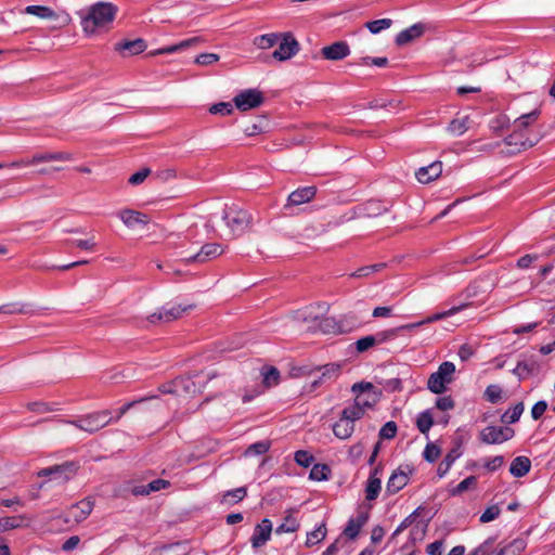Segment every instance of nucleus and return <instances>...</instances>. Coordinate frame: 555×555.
<instances>
[{"instance_id":"obj_1","label":"nucleus","mask_w":555,"mask_h":555,"mask_svg":"<svg viewBox=\"0 0 555 555\" xmlns=\"http://www.w3.org/2000/svg\"><path fill=\"white\" fill-rule=\"evenodd\" d=\"M541 115V111L535 108L530 113H526L517 117L513 124V133H511L506 139L505 143L509 146H514L509 150L511 153H516L526 150L528 147H532L537 141H532L528 138L522 139V131L527 130L530 126L534 125Z\"/></svg>"},{"instance_id":"obj_2","label":"nucleus","mask_w":555,"mask_h":555,"mask_svg":"<svg viewBox=\"0 0 555 555\" xmlns=\"http://www.w3.org/2000/svg\"><path fill=\"white\" fill-rule=\"evenodd\" d=\"M117 13V7L109 2H98L93 4L86 16L81 18V26L87 34H93L96 30L111 24Z\"/></svg>"},{"instance_id":"obj_3","label":"nucleus","mask_w":555,"mask_h":555,"mask_svg":"<svg viewBox=\"0 0 555 555\" xmlns=\"http://www.w3.org/2000/svg\"><path fill=\"white\" fill-rule=\"evenodd\" d=\"M112 421L111 412L108 410L99 411L94 413L87 414L81 416L75 421H63L66 424L74 425L80 430H83L88 434H94L100 429L107 426Z\"/></svg>"},{"instance_id":"obj_4","label":"nucleus","mask_w":555,"mask_h":555,"mask_svg":"<svg viewBox=\"0 0 555 555\" xmlns=\"http://www.w3.org/2000/svg\"><path fill=\"white\" fill-rule=\"evenodd\" d=\"M222 218L227 221V225L234 236L244 233L250 227L253 220L247 210L237 206L224 208Z\"/></svg>"},{"instance_id":"obj_5","label":"nucleus","mask_w":555,"mask_h":555,"mask_svg":"<svg viewBox=\"0 0 555 555\" xmlns=\"http://www.w3.org/2000/svg\"><path fill=\"white\" fill-rule=\"evenodd\" d=\"M351 391L356 393L354 402L364 412L366 409L373 408L382 397V391L369 382H360L353 384Z\"/></svg>"},{"instance_id":"obj_6","label":"nucleus","mask_w":555,"mask_h":555,"mask_svg":"<svg viewBox=\"0 0 555 555\" xmlns=\"http://www.w3.org/2000/svg\"><path fill=\"white\" fill-rule=\"evenodd\" d=\"M455 365L452 362L446 361L440 364L437 372L433 373L427 382L428 389L434 393H442L447 389V385L453 379Z\"/></svg>"},{"instance_id":"obj_7","label":"nucleus","mask_w":555,"mask_h":555,"mask_svg":"<svg viewBox=\"0 0 555 555\" xmlns=\"http://www.w3.org/2000/svg\"><path fill=\"white\" fill-rule=\"evenodd\" d=\"M72 159V155L64 152H55V153H40L35 154L29 160H15L9 165H4L0 163V169L4 167H21V166H29V165H38L42 163H65Z\"/></svg>"},{"instance_id":"obj_8","label":"nucleus","mask_w":555,"mask_h":555,"mask_svg":"<svg viewBox=\"0 0 555 555\" xmlns=\"http://www.w3.org/2000/svg\"><path fill=\"white\" fill-rule=\"evenodd\" d=\"M264 102L263 92L258 89H246L234 96L233 103L241 112L257 108Z\"/></svg>"},{"instance_id":"obj_9","label":"nucleus","mask_w":555,"mask_h":555,"mask_svg":"<svg viewBox=\"0 0 555 555\" xmlns=\"http://www.w3.org/2000/svg\"><path fill=\"white\" fill-rule=\"evenodd\" d=\"M77 466L67 462L61 465L43 468L38 472V477H50V480H54L57 483H65L75 476Z\"/></svg>"},{"instance_id":"obj_10","label":"nucleus","mask_w":555,"mask_h":555,"mask_svg":"<svg viewBox=\"0 0 555 555\" xmlns=\"http://www.w3.org/2000/svg\"><path fill=\"white\" fill-rule=\"evenodd\" d=\"M278 48L272 52V57L279 61H286L299 50V43L292 34L280 36Z\"/></svg>"},{"instance_id":"obj_11","label":"nucleus","mask_w":555,"mask_h":555,"mask_svg":"<svg viewBox=\"0 0 555 555\" xmlns=\"http://www.w3.org/2000/svg\"><path fill=\"white\" fill-rule=\"evenodd\" d=\"M118 218L130 230L145 228L150 223L149 215L131 208H122L117 212Z\"/></svg>"},{"instance_id":"obj_12","label":"nucleus","mask_w":555,"mask_h":555,"mask_svg":"<svg viewBox=\"0 0 555 555\" xmlns=\"http://www.w3.org/2000/svg\"><path fill=\"white\" fill-rule=\"evenodd\" d=\"M514 429L509 427L488 426L480 431V440L488 444L502 443L513 438Z\"/></svg>"},{"instance_id":"obj_13","label":"nucleus","mask_w":555,"mask_h":555,"mask_svg":"<svg viewBox=\"0 0 555 555\" xmlns=\"http://www.w3.org/2000/svg\"><path fill=\"white\" fill-rule=\"evenodd\" d=\"M223 251H224V248L221 244L207 243L202 246L201 250L197 254L190 256L189 258H185V262L186 263H191V262L204 263L208 260L219 257L220 255L223 254Z\"/></svg>"},{"instance_id":"obj_14","label":"nucleus","mask_w":555,"mask_h":555,"mask_svg":"<svg viewBox=\"0 0 555 555\" xmlns=\"http://www.w3.org/2000/svg\"><path fill=\"white\" fill-rule=\"evenodd\" d=\"M92 509L93 503L90 500H82L68 508L66 512L65 521L79 524L91 514Z\"/></svg>"},{"instance_id":"obj_15","label":"nucleus","mask_w":555,"mask_h":555,"mask_svg":"<svg viewBox=\"0 0 555 555\" xmlns=\"http://www.w3.org/2000/svg\"><path fill=\"white\" fill-rule=\"evenodd\" d=\"M201 376L198 374L185 377H179L176 378V387L178 389V396L180 395H188V396H194L195 393L199 392L204 383L203 380H199Z\"/></svg>"},{"instance_id":"obj_16","label":"nucleus","mask_w":555,"mask_h":555,"mask_svg":"<svg viewBox=\"0 0 555 555\" xmlns=\"http://www.w3.org/2000/svg\"><path fill=\"white\" fill-rule=\"evenodd\" d=\"M350 54L349 44L346 41H336L321 49V55L328 61H340Z\"/></svg>"},{"instance_id":"obj_17","label":"nucleus","mask_w":555,"mask_h":555,"mask_svg":"<svg viewBox=\"0 0 555 555\" xmlns=\"http://www.w3.org/2000/svg\"><path fill=\"white\" fill-rule=\"evenodd\" d=\"M315 194H317L315 186H305V188L297 189L288 195L285 208H288L291 206H299V205L309 203L315 197Z\"/></svg>"},{"instance_id":"obj_18","label":"nucleus","mask_w":555,"mask_h":555,"mask_svg":"<svg viewBox=\"0 0 555 555\" xmlns=\"http://www.w3.org/2000/svg\"><path fill=\"white\" fill-rule=\"evenodd\" d=\"M425 33V25L422 23H416L403 30H401L395 38V42L397 46H405L420 37H422Z\"/></svg>"},{"instance_id":"obj_19","label":"nucleus","mask_w":555,"mask_h":555,"mask_svg":"<svg viewBox=\"0 0 555 555\" xmlns=\"http://www.w3.org/2000/svg\"><path fill=\"white\" fill-rule=\"evenodd\" d=\"M146 49V42L141 39L120 41L115 44V51L119 52L121 56H132L143 52Z\"/></svg>"},{"instance_id":"obj_20","label":"nucleus","mask_w":555,"mask_h":555,"mask_svg":"<svg viewBox=\"0 0 555 555\" xmlns=\"http://www.w3.org/2000/svg\"><path fill=\"white\" fill-rule=\"evenodd\" d=\"M272 532V524L266 518L259 525L256 526L254 534L251 537V545L257 548L267 543Z\"/></svg>"},{"instance_id":"obj_21","label":"nucleus","mask_w":555,"mask_h":555,"mask_svg":"<svg viewBox=\"0 0 555 555\" xmlns=\"http://www.w3.org/2000/svg\"><path fill=\"white\" fill-rule=\"evenodd\" d=\"M442 173V163L441 162H434L427 167H422L415 172L416 179L421 183H429L434 180H436L440 175Z\"/></svg>"},{"instance_id":"obj_22","label":"nucleus","mask_w":555,"mask_h":555,"mask_svg":"<svg viewBox=\"0 0 555 555\" xmlns=\"http://www.w3.org/2000/svg\"><path fill=\"white\" fill-rule=\"evenodd\" d=\"M540 371V364L533 360H524L517 363L516 367L513 370V374L518 377V379H525L529 376L538 374Z\"/></svg>"},{"instance_id":"obj_23","label":"nucleus","mask_w":555,"mask_h":555,"mask_svg":"<svg viewBox=\"0 0 555 555\" xmlns=\"http://www.w3.org/2000/svg\"><path fill=\"white\" fill-rule=\"evenodd\" d=\"M29 521L30 519L26 515L1 517L0 533L17 528L27 527Z\"/></svg>"},{"instance_id":"obj_24","label":"nucleus","mask_w":555,"mask_h":555,"mask_svg":"<svg viewBox=\"0 0 555 555\" xmlns=\"http://www.w3.org/2000/svg\"><path fill=\"white\" fill-rule=\"evenodd\" d=\"M354 431V424L340 415L339 420L333 425V433L338 439L346 440Z\"/></svg>"},{"instance_id":"obj_25","label":"nucleus","mask_w":555,"mask_h":555,"mask_svg":"<svg viewBox=\"0 0 555 555\" xmlns=\"http://www.w3.org/2000/svg\"><path fill=\"white\" fill-rule=\"evenodd\" d=\"M199 41H201V39L198 37L189 38V39L182 40L179 43L171 44V46L158 49V50H156L154 52H151L150 54L151 55H156V54H170V53H175V52H178V51H182V50H184V49H186L189 47L195 46Z\"/></svg>"},{"instance_id":"obj_26","label":"nucleus","mask_w":555,"mask_h":555,"mask_svg":"<svg viewBox=\"0 0 555 555\" xmlns=\"http://www.w3.org/2000/svg\"><path fill=\"white\" fill-rule=\"evenodd\" d=\"M366 521V514H361L356 519H350L344 530V534L351 540L356 539Z\"/></svg>"},{"instance_id":"obj_27","label":"nucleus","mask_w":555,"mask_h":555,"mask_svg":"<svg viewBox=\"0 0 555 555\" xmlns=\"http://www.w3.org/2000/svg\"><path fill=\"white\" fill-rule=\"evenodd\" d=\"M531 467V462L526 456H518L513 460L509 473L515 477H522L525 476Z\"/></svg>"},{"instance_id":"obj_28","label":"nucleus","mask_w":555,"mask_h":555,"mask_svg":"<svg viewBox=\"0 0 555 555\" xmlns=\"http://www.w3.org/2000/svg\"><path fill=\"white\" fill-rule=\"evenodd\" d=\"M320 306H310L305 309L298 310L295 314V319L299 322L307 324L317 322L320 319Z\"/></svg>"},{"instance_id":"obj_29","label":"nucleus","mask_w":555,"mask_h":555,"mask_svg":"<svg viewBox=\"0 0 555 555\" xmlns=\"http://www.w3.org/2000/svg\"><path fill=\"white\" fill-rule=\"evenodd\" d=\"M408 483V475L404 472H393L387 482V491L397 493Z\"/></svg>"},{"instance_id":"obj_30","label":"nucleus","mask_w":555,"mask_h":555,"mask_svg":"<svg viewBox=\"0 0 555 555\" xmlns=\"http://www.w3.org/2000/svg\"><path fill=\"white\" fill-rule=\"evenodd\" d=\"M246 495L247 489L245 487H240L234 490L224 492L221 499V503L224 505H233L243 501Z\"/></svg>"},{"instance_id":"obj_31","label":"nucleus","mask_w":555,"mask_h":555,"mask_svg":"<svg viewBox=\"0 0 555 555\" xmlns=\"http://www.w3.org/2000/svg\"><path fill=\"white\" fill-rule=\"evenodd\" d=\"M470 124H472V120H470L469 116L454 118L449 124L448 130L455 135H461L469 129Z\"/></svg>"},{"instance_id":"obj_32","label":"nucleus","mask_w":555,"mask_h":555,"mask_svg":"<svg viewBox=\"0 0 555 555\" xmlns=\"http://www.w3.org/2000/svg\"><path fill=\"white\" fill-rule=\"evenodd\" d=\"M299 529V521L292 512L285 516L284 521L275 529L276 534L293 533Z\"/></svg>"},{"instance_id":"obj_33","label":"nucleus","mask_w":555,"mask_h":555,"mask_svg":"<svg viewBox=\"0 0 555 555\" xmlns=\"http://www.w3.org/2000/svg\"><path fill=\"white\" fill-rule=\"evenodd\" d=\"M262 384L266 388L276 386L280 383V372L274 366L263 367L261 371Z\"/></svg>"},{"instance_id":"obj_34","label":"nucleus","mask_w":555,"mask_h":555,"mask_svg":"<svg viewBox=\"0 0 555 555\" xmlns=\"http://www.w3.org/2000/svg\"><path fill=\"white\" fill-rule=\"evenodd\" d=\"M461 455L460 448L452 449L443 459V461L439 464L437 474L439 477H443L450 467L452 466L453 462Z\"/></svg>"},{"instance_id":"obj_35","label":"nucleus","mask_w":555,"mask_h":555,"mask_svg":"<svg viewBox=\"0 0 555 555\" xmlns=\"http://www.w3.org/2000/svg\"><path fill=\"white\" fill-rule=\"evenodd\" d=\"M280 34L261 35L254 39V43L259 49H270L278 43V41L280 40Z\"/></svg>"},{"instance_id":"obj_36","label":"nucleus","mask_w":555,"mask_h":555,"mask_svg":"<svg viewBox=\"0 0 555 555\" xmlns=\"http://www.w3.org/2000/svg\"><path fill=\"white\" fill-rule=\"evenodd\" d=\"M469 306H470V304H462L460 306L452 307L451 309H449V310H447L444 312L435 313V314L424 319V324H428V323H433V322L446 319V318H448L450 315H453V314L462 311L463 309H465V308H467Z\"/></svg>"},{"instance_id":"obj_37","label":"nucleus","mask_w":555,"mask_h":555,"mask_svg":"<svg viewBox=\"0 0 555 555\" xmlns=\"http://www.w3.org/2000/svg\"><path fill=\"white\" fill-rule=\"evenodd\" d=\"M354 66H362V67H386L389 66V61L387 57H372V56H364L361 57L359 62L353 63Z\"/></svg>"},{"instance_id":"obj_38","label":"nucleus","mask_w":555,"mask_h":555,"mask_svg":"<svg viewBox=\"0 0 555 555\" xmlns=\"http://www.w3.org/2000/svg\"><path fill=\"white\" fill-rule=\"evenodd\" d=\"M391 18H380L375 21H370L365 23V27L373 35L379 34L380 31L389 28L392 25Z\"/></svg>"},{"instance_id":"obj_39","label":"nucleus","mask_w":555,"mask_h":555,"mask_svg":"<svg viewBox=\"0 0 555 555\" xmlns=\"http://www.w3.org/2000/svg\"><path fill=\"white\" fill-rule=\"evenodd\" d=\"M526 548V542L522 539H515L508 545L503 547L498 555H519Z\"/></svg>"},{"instance_id":"obj_40","label":"nucleus","mask_w":555,"mask_h":555,"mask_svg":"<svg viewBox=\"0 0 555 555\" xmlns=\"http://www.w3.org/2000/svg\"><path fill=\"white\" fill-rule=\"evenodd\" d=\"M365 412L356 402H353L352 405L345 408L340 415L354 424V422L362 418Z\"/></svg>"},{"instance_id":"obj_41","label":"nucleus","mask_w":555,"mask_h":555,"mask_svg":"<svg viewBox=\"0 0 555 555\" xmlns=\"http://www.w3.org/2000/svg\"><path fill=\"white\" fill-rule=\"evenodd\" d=\"M386 268L385 262L370 264L365 267L359 268L357 271H354L351 276L353 278H367L376 272H379Z\"/></svg>"},{"instance_id":"obj_42","label":"nucleus","mask_w":555,"mask_h":555,"mask_svg":"<svg viewBox=\"0 0 555 555\" xmlns=\"http://www.w3.org/2000/svg\"><path fill=\"white\" fill-rule=\"evenodd\" d=\"M25 12L41 18H52L55 15V12L51 8L44 5H28Z\"/></svg>"},{"instance_id":"obj_43","label":"nucleus","mask_w":555,"mask_h":555,"mask_svg":"<svg viewBox=\"0 0 555 555\" xmlns=\"http://www.w3.org/2000/svg\"><path fill=\"white\" fill-rule=\"evenodd\" d=\"M220 56L216 53H202L192 59L190 64L197 66H211L218 62Z\"/></svg>"},{"instance_id":"obj_44","label":"nucleus","mask_w":555,"mask_h":555,"mask_svg":"<svg viewBox=\"0 0 555 555\" xmlns=\"http://www.w3.org/2000/svg\"><path fill=\"white\" fill-rule=\"evenodd\" d=\"M522 412H524V404L521 402L517 403L514 408L509 409L502 415L501 421H502V423H505V424H513L519 420Z\"/></svg>"},{"instance_id":"obj_45","label":"nucleus","mask_w":555,"mask_h":555,"mask_svg":"<svg viewBox=\"0 0 555 555\" xmlns=\"http://www.w3.org/2000/svg\"><path fill=\"white\" fill-rule=\"evenodd\" d=\"M326 537V527H325V524H322L319 528H317L315 530L309 532L307 534V541H306V545L308 547L321 542L322 540H324Z\"/></svg>"},{"instance_id":"obj_46","label":"nucleus","mask_w":555,"mask_h":555,"mask_svg":"<svg viewBox=\"0 0 555 555\" xmlns=\"http://www.w3.org/2000/svg\"><path fill=\"white\" fill-rule=\"evenodd\" d=\"M330 473L331 469L326 464H315L310 470V478L317 481L326 480Z\"/></svg>"},{"instance_id":"obj_47","label":"nucleus","mask_w":555,"mask_h":555,"mask_svg":"<svg viewBox=\"0 0 555 555\" xmlns=\"http://www.w3.org/2000/svg\"><path fill=\"white\" fill-rule=\"evenodd\" d=\"M433 424L434 420L428 411L421 413L416 421L417 428L422 434H427Z\"/></svg>"},{"instance_id":"obj_48","label":"nucleus","mask_w":555,"mask_h":555,"mask_svg":"<svg viewBox=\"0 0 555 555\" xmlns=\"http://www.w3.org/2000/svg\"><path fill=\"white\" fill-rule=\"evenodd\" d=\"M477 485V478L475 476H469L461 481L455 488H453L450 492L452 495H459L464 491L475 488Z\"/></svg>"},{"instance_id":"obj_49","label":"nucleus","mask_w":555,"mask_h":555,"mask_svg":"<svg viewBox=\"0 0 555 555\" xmlns=\"http://www.w3.org/2000/svg\"><path fill=\"white\" fill-rule=\"evenodd\" d=\"M379 490L380 480L378 478L371 477L365 489L366 500H375L378 496Z\"/></svg>"},{"instance_id":"obj_50","label":"nucleus","mask_w":555,"mask_h":555,"mask_svg":"<svg viewBox=\"0 0 555 555\" xmlns=\"http://www.w3.org/2000/svg\"><path fill=\"white\" fill-rule=\"evenodd\" d=\"M190 308H192V306H189V307L176 306L170 309H164V317L166 318V323L181 318L183 312L188 311Z\"/></svg>"},{"instance_id":"obj_51","label":"nucleus","mask_w":555,"mask_h":555,"mask_svg":"<svg viewBox=\"0 0 555 555\" xmlns=\"http://www.w3.org/2000/svg\"><path fill=\"white\" fill-rule=\"evenodd\" d=\"M486 399L491 403H496L502 399V388L499 385H489L485 391Z\"/></svg>"},{"instance_id":"obj_52","label":"nucleus","mask_w":555,"mask_h":555,"mask_svg":"<svg viewBox=\"0 0 555 555\" xmlns=\"http://www.w3.org/2000/svg\"><path fill=\"white\" fill-rule=\"evenodd\" d=\"M270 449V442L269 441H259L256 443L250 444L247 450L245 451V455L249 454H264Z\"/></svg>"},{"instance_id":"obj_53","label":"nucleus","mask_w":555,"mask_h":555,"mask_svg":"<svg viewBox=\"0 0 555 555\" xmlns=\"http://www.w3.org/2000/svg\"><path fill=\"white\" fill-rule=\"evenodd\" d=\"M313 460L314 457L308 451L299 450L295 453V462L302 467H309Z\"/></svg>"},{"instance_id":"obj_54","label":"nucleus","mask_w":555,"mask_h":555,"mask_svg":"<svg viewBox=\"0 0 555 555\" xmlns=\"http://www.w3.org/2000/svg\"><path fill=\"white\" fill-rule=\"evenodd\" d=\"M440 448L435 443H428L424 450V459L430 463L435 462L440 456Z\"/></svg>"},{"instance_id":"obj_55","label":"nucleus","mask_w":555,"mask_h":555,"mask_svg":"<svg viewBox=\"0 0 555 555\" xmlns=\"http://www.w3.org/2000/svg\"><path fill=\"white\" fill-rule=\"evenodd\" d=\"M397 434V425L395 422H387L379 430L380 439H392Z\"/></svg>"},{"instance_id":"obj_56","label":"nucleus","mask_w":555,"mask_h":555,"mask_svg":"<svg viewBox=\"0 0 555 555\" xmlns=\"http://www.w3.org/2000/svg\"><path fill=\"white\" fill-rule=\"evenodd\" d=\"M209 112L211 114L229 115L233 112V106L228 102H220L210 106Z\"/></svg>"},{"instance_id":"obj_57","label":"nucleus","mask_w":555,"mask_h":555,"mask_svg":"<svg viewBox=\"0 0 555 555\" xmlns=\"http://www.w3.org/2000/svg\"><path fill=\"white\" fill-rule=\"evenodd\" d=\"M150 175H151V169L145 167V168H142L140 171L131 175L128 181L132 185H138V184H141Z\"/></svg>"},{"instance_id":"obj_58","label":"nucleus","mask_w":555,"mask_h":555,"mask_svg":"<svg viewBox=\"0 0 555 555\" xmlns=\"http://www.w3.org/2000/svg\"><path fill=\"white\" fill-rule=\"evenodd\" d=\"M374 346H375V340L373 338V335L362 337V338L358 339L356 343V348L359 352H364Z\"/></svg>"},{"instance_id":"obj_59","label":"nucleus","mask_w":555,"mask_h":555,"mask_svg":"<svg viewBox=\"0 0 555 555\" xmlns=\"http://www.w3.org/2000/svg\"><path fill=\"white\" fill-rule=\"evenodd\" d=\"M318 370L322 371L321 376L323 378H331L332 376H337L339 374L340 365L336 363H331L322 367H319Z\"/></svg>"},{"instance_id":"obj_60","label":"nucleus","mask_w":555,"mask_h":555,"mask_svg":"<svg viewBox=\"0 0 555 555\" xmlns=\"http://www.w3.org/2000/svg\"><path fill=\"white\" fill-rule=\"evenodd\" d=\"M500 508L496 505H492L488 507L482 515L480 516L481 522H489L491 520H494L500 515Z\"/></svg>"},{"instance_id":"obj_61","label":"nucleus","mask_w":555,"mask_h":555,"mask_svg":"<svg viewBox=\"0 0 555 555\" xmlns=\"http://www.w3.org/2000/svg\"><path fill=\"white\" fill-rule=\"evenodd\" d=\"M397 334H398V330L391 328V330H387V331L377 333L376 335L373 336V338L375 340V345H377V344L385 343L386 340L395 337Z\"/></svg>"},{"instance_id":"obj_62","label":"nucleus","mask_w":555,"mask_h":555,"mask_svg":"<svg viewBox=\"0 0 555 555\" xmlns=\"http://www.w3.org/2000/svg\"><path fill=\"white\" fill-rule=\"evenodd\" d=\"M154 398H156V397L155 396L144 397V398H141L139 400H134V401L126 403L125 405H122L118 410V412H117V420L121 418L135 404L144 402V401H147V400H151V399H154Z\"/></svg>"},{"instance_id":"obj_63","label":"nucleus","mask_w":555,"mask_h":555,"mask_svg":"<svg viewBox=\"0 0 555 555\" xmlns=\"http://www.w3.org/2000/svg\"><path fill=\"white\" fill-rule=\"evenodd\" d=\"M262 121H263V119H260L259 124H257V122L247 124L244 129V132L246 133V135L253 137V135L261 133L263 131L262 126H261Z\"/></svg>"},{"instance_id":"obj_64","label":"nucleus","mask_w":555,"mask_h":555,"mask_svg":"<svg viewBox=\"0 0 555 555\" xmlns=\"http://www.w3.org/2000/svg\"><path fill=\"white\" fill-rule=\"evenodd\" d=\"M547 409L545 401L537 402L531 409V415L533 420H539Z\"/></svg>"}]
</instances>
